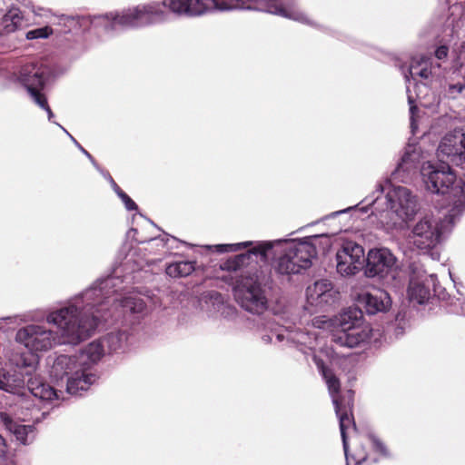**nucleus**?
Returning <instances> with one entry per match:
<instances>
[{
	"label": "nucleus",
	"mask_w": 465,
	"mask_h": 465,
	"mask_svg": "<svg viewBox=\"0 0 465 465\" xmlns=\"http://www.w3.org/2000/svg\"><path fill=\"white\" fill-rule=\"evenodd\" d=\"M431 256H432V258H433L434 260H437V259H439L440 254H439V252H433L431 253Z\"/></svg>",
	"instance_id": "obj_46"
},
{
	"label": "nucleus",
	"mask_w": 465,
	"mask_h": 465,
	"mask_svg": "<svg viewBox=\"0 0 465 465\" xmlns=\"http://www.w3.org/2000/svg\"><path fill=\"white\" fill-rule=\"evenodd\" d=\"M403 74L407 83L411 128L415 134L418 127V104L423 107L430 106V103L427 101L429 90L426 84L438 81L442 75V69L439 63L432 61V58L416 56L411 59L407 72L403 71Z\"/></svg>",
	"instance_id": "obj_7"
},
{
	"label": "nucleus",
	"mask_w": 465,
	"mask_h": 465,
	"mask_svg": "<svg viewBox=\"0 0 465 465\" xmlns=\"http://www.w3.org/2000/svg\"><path fill=\"white\" fill-rule=\"evenodd\" d=\"M128 341V334L125 331H118L108 333L101 339L104 344V349L108 352H114L125 348Z\"/></svg>",
	"instance_id": "obj_26"
},
{
	"label": "nucleus",
	"mask_w": 465,
	"mask_h": 465,
	"mask_svg": "<svg viewBox=\"0 0 465 465\" xmlns=\"http://www.w3.org/2000/svg\"><path fill=\"white\" fill-rule=\"evenodd\" d=\"M97 170H98L99 172H101V173L104 175V177L105 179H107V180H108V175H110V174H109L107 172H104L100 167H99V169H97Z\"/></svg>",
	"instance_id": "obj_45"
},
{
	"label": "nucleus",
	"mask_w": 465,
	"mask_h": 465,
	"mask_svg": "<svg viewBox=\"0 0 465 465\" xmlns=\"http://www.w3.org/2000/svg\"><path fill=\"white\" fill-rule=\"evenodd\" d=\"M420 173L428 191L447 195L452 202L449 213L452 223L465 210V173L457 180L449 163L436 165L430 162L422 163Z\"/></svg>",
	"instance_id": "obj_8"
},
{
	"label": "nucleus",
	"mask_w": 465,
	"mask_h": 465,
	"mask_svg": "<svg viewBox=\"0 0 465 465\" xmlns=\"http://www.w3.org/2000/svg\"><path fill=\"white\" fill-rule=\"evenodd\" d=\"M365 273L368 277L383 278L392 272L397 266V259L388 248L371 249L365 259Z\"/></svg>",
	"instance_id": "obj_16"
},
{
	"label": "nucleus",
	"mask_w": 465,
	"mask_h": 465,
	"mask_svg": "<svg viewBox=\"0 0 465 465\" xmlns=\"http://www.w3.org/2000/svg\"><path fill=\"white\" fill-rule=\"evenodd\" d=\"M195 270V262L192 261H181L170 263L166 267V273L171 277H186Z\"/></svg>",
	"instance_id": "obj_27"
},
{
	"label": "nucleus",
	"mask_w": 465,
	"mask_h": 465,
	"mask_svg": "<svg viewBox=\"0 0 465 465\" xmlns=\"http://www.w3.org/2000/svg\"><path fill=\"white\" fill-rule=\"evenodd\" d=\"M331 246V235L315 234L302 240H275L256 242L246 252L228 260L225 268L239 270L249 264L253 257L267 263L276 253L282 255L276 261L275 270L281 274H296L312 265V261L319 252H325Z\"/></svg>",
	"instance_id": "obj_3"
},
{
	"label": "nucleus",
	"mask_w": 465,
	"mask_h": 465,
	"mask_svg": "<svg viewBox=\"0 0 465 465\" xmlns=\"http://www.w3.org/2000/svg\"><path fill=\"white\" fill-rule=\"evenodd\" d=\"M62 21H64V25H68L69 31L71 30L72 26H75L76 25H81L82 23H85V18H75V17H70V16H62Z\"/></svg>",
	"instance_id": "obj_34"
},
{
	"label": "nucleus",
	"mask_w": 465,
	"mask_h": 465,
	"mask_svg": "<svg viewBox=\"0 0 465 465\" xmlns=\"http://www.w3.org/2000/svg\"><path fill=\"white\" fill-rule=\"evenodd\" d=\"M421 159L422 155L420 147L415 144H408L405 147L404 153L395 170V174H397L401 179H403V177L400 175V173L402 172L410 173L416 170Z\"/></svg>",
	"instance_id": "obj_23"
},
{
	"label": "nucleus",
	"mask_w": 465,
	"mask_h": 465,
	"mask_svg": "<svg viewBox=\"0 0 465 465\" xmlns=\"http://www.w3.org/2000/svg\"><path fill=\"white\" fill-rule=\"evenodd\" d=\"M0 421L23 445H28L35 440V432L34 426L15 422L5 412H0Z\"/></svg>",
	"instance_id": "obj_21"
},
{
	"label": "nucleus",
	"mask_w": 465,
	"mask_h": 465,
	"mask_svg": "<svg viewBox=\"0 0 465 465\" xmlns=\"http://www.w3.org/2000/svg\"><path fill=\"white\" fill-rule=\"evenodd\" d=\"M365 262L364 249L352 241L343 242L336 252L337 272L343 276L358 273Z\"/></svg>",
	"instance_id": "obj_13"
},
{
	"label": "nucleus",
	"mask_w": 465,
	"mask_h": 465,
	"mask_svg": "<svg viewBox=\"0 0 465 465\" xmlns=\"http://www.w3.org/2000/svg\"><path fill=\"white\" fill-rule=\"evenodd\" d=\"M368 210H369V207H368V206H364V207H361V212H363V213L368 212Z\"/></svg>",
	"instance_id": "obj_47"
},
{
	"label": "nucleus",
	"mask_w": 465,
	"mask_h": 465,
	"mask_svg": "<svg viewBox=\"0 0 465 465\" xmlns=\"http://www.w3.org/2000/svg\"><path fill=\"white\" fill-rule=\"evenodd\" d=\"M335 322L337 327L333 332H345L364 323L362 312L357 308L345 310L336 318Z\"/></svg>",
	"instance_id": "obj_24"
},
{
	"label": "nucleus",
	"mask_w": 465,
	"mask_h": 465,
	"mask_svg": "<svg viewBox=\"0 0 465 465\" xmlns=\"http://www.w3.org/2000/svg\"><path fill=\"white\" fill-rule=\"evenodd\" d=\"M436 282L437 276L435 274H428L417 265H411V274L408 288L410 301L419 304L425 303L429 300L430 289L435 287Z\"/></svg>",
	"instance_id": "obj_17"
},
{
	"label": "nucleus",
	"mask_w": 465,
	"mask_h": 465,
	"mask_svg": "<svg viewBox=\"0 0 465 465\" xmlns=\"http://www.w3.org/2000/svg\"><path fill=\"white\" fill-rule=\"evenodd\" d=\"M448 47L445 45L439 46L435 51V56L438 60H443L448 56Z\"/></svg>",
	"instance_id": "obj_38"
},
{
	"label": "nucleus",
	"mask_w": 465,
	"mask_h": 465,
	"mask_svg": "<svg viewBox=\"0 0 465 465\" xmlns=\"http://www.w3.org/2000/svg\"><path fill=\"white\" fill-rule=\"evenodd\" d=\"M259 5V11L280 15L300 23L312 25L310 17L300 10L290 0H255Z\"/></svg>",
	"instance_id": "obj_18"
},
{
	"label": "nucleus",
	"mask_w": 465,
	"mask_h": 465,
	"mask_svg": "<svg viewBox=\"0 0 465 465\" xmlns=\"http://www.w3.org/2000/svg\"><path fill=\"white\" fill-rule=\"evenodd\" d=\"M372 329L369 323H362L345 332H332L331 340L337 346L354 348L370 341Z\"/></svg>",
	"instance_id": "obj_19"
},
{
	"label": "nucleus",
	"mask_w": 465,
	"mask_h": 465,
	"mask_svg": "<svg viewBox=\"0 0 465 465\" xmlns=\"http://www.w3.org/2000/svg\"><path fill=\"white\" fill-rule=\"evenodd\" d=\"M370 440L371 441V444L374 448V450L379 452L381 455L384 457H388L390 455L389 450L385 444L376 436L371 435L370 436Z\"/></svg>",
	"instance_id": "obj_30"
},
{
	"label": "nucleus",
	"mask_w": 465,
	"mask_h": 465,
	"mask_svg": "<svg viewBox=\"0 0 465 465\" xmlns=\"http://www.w3.org/2000/svg\"><path fill=\"white\" fill-rule=\"evenodd\" d=\"M271 331L272 334L275 336L278 342H282L286 340L287 341L297 344L300 350L305 354H307L306 349L312 351V361L325 380L335 408L336 415L339 419L340 430L346 457V465H351V463H353V465H361L367 460V452L365 450L360 449L352 455L349 454L348 450V434L354 432L356 430L351 413L353 395L351 391H347L346 395H340V381L333 374L331 370L325 366L323 360L316 353L317 347L321 344L319 332L315 331H302L300 330H292L291 326L271 328Z\"/></svg>",
	"instance_id": "obj_2"
},
{
	"label": "nucleus",
	"mask_w": 465,
	"mask_h": 465,
	"mask_svg": "<svg viewBox=\"0 0 465 465\" xmlns=\"http://www.w3.org/2000/svg\"><path fill=\"white\" fill-rule=\"evenodd\" d=\"M7 452V444L5 440L0 434V457L5 456Z\"/></svg>",
	"instance_id": "obj_40"
},
{
	"label": "nucleus",
	"mask_w": 465,
	"mask_h": 465,
	"mask_svg": "<svg viewBox=\"0 0 465 465\" xmlns=\"http://www.w3.org/2000/svg\"><path fill=\"white\" fill-rule=\"evenodd\" d=\"M27 389L35 398L42 401L51 402L59 399L57 391L37 375L28 379Z\"/></svg>",
	"instance_id": "obj_22"
},
{
	"label": "nucleus",
	"mask_w": 465,
	"mask_h": 465,
	"mask_svg": "<svg viewBox=\"0 0 465 465\" xmlns=\"http://www.w3.org/2000/svg\"><path fill=\"white\" fill-rule=\"evenodd\" d=\"M262 339L265 341V342H272V337L270 336V335H262Z\"/></svg>",
	"instance_id": "obj_43"
},
{
	"label": "nucleus",
	"mask_w": 465,
	"mask_h": 465,
	"mask_svg": "<svg viewBox=\"0 0 465 465\" xmlns=\"http://www.w3.org/2000/svg\"><path fill=\"white\" fill-rule=\"evenodd\" d=\"M169 0L149 1L94 17L93 24L104 26L109 34L116 28H143L165 22Z\"/></svg>",
	"instance_id": "obj_6"
},
{
	"label": "nucleus",
	"mask_w": 465,
	"mask_h": 465,
	"mask_svg": "<svg viewBox=\"0 0 465 465\" xmlns=\"http://www.w3.org/2000/svg\"><path fill=\"white\" fill-rule=\"evenodd\" d=\"M265 275L262 271L254 272L245 271L235 288V297L240 305L247 312L254 314L262 313L267 307V299L262 288Z\"/></svg>",
	"instance_id": "obj_11"
},
{
	"label": "nucleus",
	"mask_w": 465,
	"mask_h": 465,
	"mask_svg": "<svg viewBox=\"0 0 465 465\" xmlns=\"http://www.w3.org/2000/svg\"><path fill=\"white\" fill-rule=\"evenodd\" d=\"M356 207H357V205H355V206H351V207H348V208L343 209V210H341V211L334 212V213H332L331 214V216H337V215H339V214L348 213V212H350L351 210L355 209Z\"/></svg>",
	"instance_id": "obj_41"
},
{
	"label": "nucleus",
	"mask_w": 465,
	"mask_h": 465,
	"mask_svg": "<svg viewBox=\"0 0 465 465\" xmlns=\"http://www.w3.org/2000/svg\"><path fill=\"white\" fill-rule=\"evenodd\" d=\"M12 381H13V382H15V380H12V377L10 376V384H11V387L9 388V391H8L15 393V391H14V390H15V388L13 387Z\"/></svg>",
	"instance_id": "obj_44"
},
{
	"label": "nucleus",
	"mask_w": 465,
	"mask_h": 465,
	"mask_svg": "<svg viewBox=\"0 0 465 465\" xmlns=\"http://www.w3.org/2000/svg\"><path fill=\"white\" fill-rule=\"evenodd\" d=\"M448 221H441L432 213L421 216L411 227L408 234V243L413 248L427 252L433 250L441 241L442 234L446 230V223H451L448 215Z\"/></svg>",
	"instance_id": "obj_10"
},
{
	"label": "nucleus",
	"mask_w": 465,
	"mask_h": 465,
	"mask_svg": "<svg viewBox=\"0 0 465 465\" xmlns=\"http://www.w3.org/2000/svg\"><path fill=\"white\" fill-rule=\"evenodd\" d=\"M123 280L118 276L99 279L82 293L74 296L64 306L48 312L45 325L30 323L19 328L15 341L24 346L30 357L13 355L10 361L17 367H33L39 353L46 352L57 345H76L87 339L98 322L111 317L134 315L137 318L147 312L144 300L136 293L124 296Z\"/></svg>",
	"instance_id": "obj_1"
},
{
	"label": "nucleus",
	"mask_w": 465,
	"mask_h": 465,
	"mask_svg": "<svg viewBox=\"0 0 465 465\" xmlns=\"http://www.w3.org/2000/svg\"><path fill=\"white\" fill-rule=\"evenodd\" d=\"M50 74L49 68L42 63L26 64L15 74L16 80L24 85L31 98L43 94L42 90Z\"/></svg>",
	"instance_id": "obj_14"
},
{
	"label": "nucleus",
	"mask_w": 465,
	"mask_h": 465,
	"mask_svg": "<svg viewBox=\"0 0 465 465\" xmlns=\"http://www.w3.org/2000/svg\"><path fill=\"white\" fill-rule=\"evenodd\" d=\"M33 101L41 108H43L44 110L46 111L47 113V115H48V119L49 121L52 120V118L54 117V114L51 110V108L49 107L48 104H47V99L45 97V95L43 94L37 97H35L33 98Z\"/></svg>",
	"instance_id": "obj_31"
},
{
	"label": "nucleus",
	"mask_w": 465,
	"mask_h": 465,
	"mask_svg": "<svg viewBox=\"0 0 465 465\" xmlns=\"http://www.w3.org/2000/svg\"><path fill=\"white\" fill-rule=\"evenodd\" d=\"M53 35V29L50 26H44L30 30L25 36L28 40L45 39Z\"/></svg>",
	"instance_id": "obj_29"
},
{
	"label": "nucleus",
	"mask_w": 465,
	"mask_h": 465,
	"mask_svg": "<svg viewBox=\"0 0 465 465\" xmlns=\"http://www.w3.org/2000/svg\"><path fill=\"white\" fill-rule=\"evenodd\" d=\"M375 212L381 213V222L387 230L412 219L419 211L417 196L404 186L380 183L371 195L364 199Z\"/></svg>",
	"instance_id": "obj_5"
},
{
	"label": "nucleus",
	"mask_w": 465,
	"mask_h": 465,
	"mask_svg": "<svg viewBox=\"0 0 465 465\" xmlns=\"http://www.w3.org/2000/svg\"><path fill=\"white\" fill-rule=\"evenodd\" d=\"M106 350L101 340L87 344L74 355L57 356L50 369V377L56 381H66V391L78 395L86 391L96 381L93 367L105 354Z\"/></svg>",
	"instance_id": "obj_4"
},
{
	"label": "nucleus",
	"mask_w": 465,
	"mask_h": 465,
	"mask_svg": "<svg viewBox=\"0 0 465 465\" xmlns=\"http://www.w3.org/2000/svg\"><path fill=\"white\" fill-rule=\"evenodd\" d=\"M24 21L22 11L17 7L10 8L0 22V35H8L19 29Z\"/></svg>",
	"instance_id": "obj_25"
},
{
	"label": "nucleus",
	"mask_w": 465,
	"mask_h": 465,
	"mask_svg": "<svg viewBox=\"0 0 465 465\" xmlns=\"http://www.w3.org/2000/svg\"><path fill=\"white\" fill-rule=\"evenodd\" d=\"M27 317H28V319H30L31 321H34V322H36L39 320V316H38L37 312H35L34 314H29Z\"/></svg>",
	"instance_id": "obj_42"
},
{
	"label": "nucleus",
	"mask_w": 465,
	"mask_h": 465,
	"mask_svg": "<svg viewBox=\"0 0 465 465\" xmlns=\"http://www.w3.org/2000/svg\"><path fill=\"white\" fill-rule=\"evenodd\" d=\"M339 297V292L333 288L329 280L315 282L307 287L305 307L311 313L322 311L325 307L333 304Z\"/></svg>",
	"instance_id": "obj_15"
},
{
	"label": "nucleus",
	"mask_w": 465,
	"mask_h": 465,
	"mask_svg": "<svg viewBox=\"0 0 465 465\" xmlns=\"http://www.w3.org/2000/svg\"><path fill=\"white\" fill-rule=\"evenodd\" d=\"M256 242L247 241L238 243H228V244H215L207 246L208 249L214 250L219 253L223 252H235L244 248H252Z\"/></svg>",
	"instance_id": "obj_28"
},
{
	"label": "nucleus",
	"mask_w": 465,
	"mask_h": 465,
	"mask_svg": "<svg viewBox=\"0 0 465 465\" xmlns=\"http://www.w3.org/2000/svg\"><path fill=\"white\" fill-rule=\"evenodd\" d=\"M108 181L110 182L112 188L116 193V194L121 197V193H124V192L116 184L111 175H108Z\"/></svg>",
	"instance_id": "obj_39"
},
{
	"label": "nucleus",
	"mask_w": 465,
	"mask_h": 465,
	"mask_svg": "<svg viewBox=\"0 0 465 465\" xmlns=\"http://www.w3.org/2000/svg\"><path fill=\"white\" fill-rule=\"evenodd\" d=\"M237 9L259 10L255 0H169V12L187 17H200Z\"/></svg>",
	"instance_id": "obj_9"
},
{
	"label": "nucleus",
	"mask_w": 465,
	"mask_h": 465,
	"mask_svg": "<svg viewBox=\"0 0 465 465\" xmlns=\"http://www.w3.org/2000/svg\"><path fill=\"white\" fill-rule=\"evenodd\" d=\"M59 127H61L69 136L70 138L72 139V141L77 145V147L83 152V153L84 155H86L88 157V159L92 162V163L94 164V166L96 168V169H99V165L95 163V161L94 160V158L92 157V155L85 150L77 142L76 140L63 127L61 126L60 124H58Z\"/></svg>",
	"instance_id": "obj_35"
},
{
	"label": "nucleus",
	"mask_w": 465,
	"mask_h": 465,
	"mask_svg": "<svg viewBox=\"0 0 465 465\" xmlns=\"http://www.w3.org/2000/svg\"><path fill=\"white\" fill-rule=\"evenodd\" d=\"M360 301L364 304L369 314L386 312L391 305L389 293L380 289H376L371 292L363 293L360 297Z\"/></svg>",
	"instance_id": "obj_20"
},
{
	"label": "nucleus",
	"mask_w": 465,
	"mask_h": 465,
	"mask_svg": "<svg viewBox=\"0 0 465 465\" xmlns=\"http://www.w3.org/2000/svg\"><path fill=\"white\" fill-rule=\"evenodd\" d=\"M120 199L123 201V203H124L125 208L128 211H133V210H135L137 208L135 203L125 193H121Z\"/></svg>",
	"instance_id": "obj_36"
},
{
	"label": "nucleus",
	"mask_w": 465,
	"mask_h": 465,
	"mask_svg": "<svg viewBox=\"0 0 465 465\" xmlns=\"http://www.w3.org/2000/svg\"><path fill=\"white\" fill-rule=\"evenodd\" d=\"M312 325L318 329H323L325 327H329L331 325L330 321L325 317L322 318H315L312 320Z\"/></svg>",
	"instance_id": "obj_37"
},
{
	"label": "nucleus",
	"mask_w": 465,
	"mask_h": 465,
	"mask_svg": "<svg viewBox=\"0 0 465 465\" xmlns=\"http://www.w3.org/2000/svg\"><path fill=\"white\" fill-rule=\"evenodd\" d=\"M451 9V14L454 15L457 9H461L460 17L465 19V0H447Z\"/></svg>",
	"instance_id": "obj_33"
},
{
	"label": "nucleus",
	"mask_w": 465,
	"mask_h": 465,
	"mask_svg": "<svg viewBox=\"0 0 465 465\" xmlns=\"http://www.w3.org/2000/svg\"><path fill=\"white\" fill-rule=\"evenodd\" d=\"M437 154L441 162L465 169V128H457L441 139Z\"/></svg>",
	"instance_id": "obj_12"
},
{
	"label": "nucleus",
	"mask_w": 465,
	"mask_h": 465,
	"mask_svg": "<svg viewBox=\"0 0 465 465\" xmlns=\"http://www.w3.org/2000/svg\"><path fill=\"white\" fill-rule=\"evenodd\" d=\"M464 89L465 85L460 83L450 84L446 90V95L450 98L455 99Z\"/></svg>",
	"instance_id": "obj_32"
}]
</instances>
